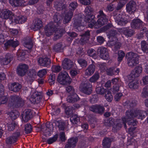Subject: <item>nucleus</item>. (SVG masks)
Segmentation results:
<instances>
[{"mask_svg":"<svg viewBox=\"0 0 148 148\" xmlns=\"http://www.w3.org/2000/svg\"><path fill=\"white\" fill-rule=\"evenodd\" d=\"M10 89L14 92H16L19 91L21 88V85L18 83H13L9 86Z\"/></svg>","mask_w":148,"mask_h":148,"instance_id":"obj_28","label":"nucleus"},{"mask_svg":"<svg viewBox=\"0 0 148 148\" xmlns=\"http://www.w3.org/2000/svg\"><path fill=\"white\" fill-rule=\"evenodd\" d=\"M82 18H80L78 19H77L74 21V27L78 30H80V28L82 27V29H83L84 26L81 23Z\"/></svg>","mask_w":148,"mask_h":148,"instance_id":"obj_30","label":"nucleus"},{"mask_svg":"<svg viewBox=\"0 0 148 148\" xmlns=\"http://www.w3.org/2000/svg\"><path fill=\"white\" fill-rule=\"evenodd\" d=\"M57 81L61 84L65 85L70 84L71 79L66 72L63 71L59 73Z\"/></svg>","mask_w":148,"mask_h":148,"instance_id":"obj_4","label":"nucleus"},{"mask_svg":"<svg viewBox=\"0 0 148 148\" xmlns=\"http://www.w3.org/2000/svg\"><path fill=\"white\" fill-rule=\"evenodd\" d=\"M126 56L127 58V64L129 66L133 67L138 64L139 57L136 53L128 52L126 54Z\"/></svg>","mask_w":148,"mask_h":148,"instance_id":"obj_3","label":"nucleus"},{"mask_svg":"<svg viewBox=\"0 0 148 148\" xmlns=\"http://www.w3.org/2000/svg\"><path fill=\"white\" fill-rule=\"evenodd\" d=\"M95 66L93 64L90 65L85 70V75L89 76L92 75L94 72Z\"/></svg>","mask_w":148,"mask_h":148,"instance_id":"obj_21","label":"nucleus"},{"mask_svg":"<svg viewBox=\"0 0 148 148\" xmlns=\"http://www.w3.org/2000/svg\"><path fill=\"white\" fill-rule=\"evenodd\" d=\"M121 121V120L118 119L116 121L114 122V120L113 119L110 118L107 121V122L105 123V124L109 127L113 126L112 130L115 132L122 127V124Z\"/></svg>","mask_w":148,"mask_h":148,"instance_id":"obj_5","label":"nucleus"},{"mask_svg":"<svg viewBox=\"0 0 148 148\" xmlns=\"http://www.w3.org/2000/svg\"><path fill=\"white\" fill-rule=\"evenodd\" d=\"M99 76L98 73L96 72L89 79V81L92 83H94L99 79Z\"/></svg>","mask_w":148,"mask_h":148,"instance_id":"obj_39","label":"nucleus"},{"mask_svg":"<svg viewBox=\"0 0 148 148\" xmlns=\"http://www.w3.org/2000/svg\"><path fill=\"white\" fill-rule=\"evenodd\" d=\"M126 3V0H120L116 8V9L118 10L121 9Z\"/></svg>","mask_w":148,"mask_h":148,"instance_id":"obj_45","label":"nucleus"},{"mask_svg":"<svg viewBox=\"0 0 148 148\" xmlns=\"http://www.w3.org/2000/svg\"><path fill=\"white\" fill-rule=\"evenodd\" d=\"M62 44L61 43H59L55 45L54 49L56 51H60L62 49Z\"/></svg>","mask_w":148,"mask_h":148,"instance_id":"obj_57","label":"nucleus"},{"mask_svg":"<svg viewBox=\"0 0 148 148\" xmlns=\"http://www.w3.org/2000/svg\"><path fill=\"white\" fill-rule=\"evenodd\" d=\"M79 99L80 98L77 95L73 92L67 97V101L69 103H74L79 100Z\"/></svg>","mask_w":148,"mask_h":148,"instance_id":"obj_23","label":"nucleus"},{"mask_svg":"<svg viewBox=\"0 0 148 148\" xmlns=\"http://www.w3.org/2000/svg\"><path fill=\"white\" fill-rule=\"evenodd\" d=\"M131 25L132 28L138 29L142 26L143 22L139 19L134 20L131 23Z\"/></svg>","mask_w":148,"mask_h":148,"instance_id":"obj_22","label":"nucleus"},{"mask_svg":"<svg viewBox=\"0 0 148 148\" xmlns=\"http://www.w3.org/2000/svg\"><path fill=\"white\" fill-rule=\"evenodd\" d=\"M112 82L114 85H119L121 83V82L119 79L117 78H115L112 79Z\"/></svg>","mask_w":148,"mask_h":148,"instance_id":"obj_62","label":"nucleus"},{"mask_svg":"<svg viewBox=\"0 0 148 148\" xmlns=\"http://www.w3.org/2000/svg\"><path fill=\"white\" fill-rule=\"evenodd\" d=\"M80 90L84 93L89 95L92 90V86L88 82L81 84L80 87Z\"/></svg>","mask_w":148,"mask_h":148,"instance_id":"obj_12","label":"nucleus"},{"mask_svg":"<svg viewBox=\"0 0 148 148\" xmlns=\"http://www.w3.org/2000/svg\"><path fill=\"white\" fill-rule=\"evenodd\" d=\"M52 71L54 72H58L61 69V67L59 65H53L52 67Z\"/></svg>","mask_w":148,"mask_h":148,"instance_id":"obj_52","label":"nucleus"},{"mask_svg":"<svg viewBox=\"0 0 148 148\" xmlns=\"http://www.w3.org/2000/svg\"><path fill=\"white\" fill-rule=\"evenodd\" d=\"M113 141L112 138H106L103 140L102 144L104 148H109L110 146L111 142Z\"/></svg>","mask_w":148,"mask_h":148,"instance_id":"obj_31","label":"nucleus"},{"mask_svg":"<svg viewBox=\"0 0 148 148\" xmlns=\"http://www.w3.org/2000/svg\"><path fill=\"white\" fill-rule=\"evenodd\" d=\"M117 34V33L115 30H112L110 32L109 38L110 41L113 40L115 42L117 40V38L115 36Z\"/></svg>","mask_w":148,"mask_h":148,"instance_id":"obj_35","label":"nucleus"},{"mask_svg":"<svg viewBox=\"0 0 148 148\" xmlns=\"http://www.w3.org/2000/svg\"><path fill=\"white\" fill-rule=\"evenodd\" d=\"M55 123L56 125H57L59 128V129L61 130H63L64 128V123L61 122L56 121Z\"/></svg>","mask_w":148,"mask_h":148,"instance_id":"obj_49","label":"nucleus"},{"mask_svg":"<svg viewBox=\"0 0 148 148\" xmlns=\"http://www.w3.org/2000/svg\"><path fill=\"white\" fill-rule=\"evenodd\" d=\"M0 101L2 104H5L8 101V99L6 96L3 95L0 97Z\"/></svg>","mask_w":148,"mask_h":148,"instance_id":"obj_60","label":"nucleus"},{"mask_svg":"<svg viewBox=\"0 0 148 148\" xmlns=\"http://www.w3.org/2000/svg\"><path fill=\"white\" fill-rule=\"evenodd\" d=\"M13 20H14L13 21V20L12 21V22L16 24H22L26 21L27 18L25 16L21 15L16 17L15 16V18H13Z\"/></svg>","mask_w":148,"mask_h":148,"instance_id":"obj_24","label":"nucleus"},{"mask_svg":"<svg viewBox=\"0 0 148 148\" xmlns=\"http://www.w3.org/2000/svg\"><path fill=\"white\" fill-rule=\"evenodd\" d=\"M136 101L135 100H130V101H127L126 103L127 104V106H130L131 107H133L136 106Z\"/></svg>","mask_w":148,"mask_h":148,"instance_id":"obj_55","label":"nucleus"},{"mask_svg":"<svg viewBox=\"0 0 148 148\" xmlns=\"http://www.w3.org/2000/svg\"><path fill=\"white\" fill-rule=\"evenodd\" d=\"M38 62L40 66L47 67L50 64L51 61L49 58L47 57L40 58H39Z\"/></svg>","mask_w":148,"mask_h":148,"instance_id":"obj_16","label":"nucleus"},{"mask_svg":"<svg viewBox=\"0 0 148 148\" xmlns=\"http://www.w3.org/2000/svg\"><path fill=\"white\" fill-rule=\"evenodd\" d=\"M141 47L143 51L145 53H148V44L143 40L141 42Z\"/></svg>","mask_w":148,"mask_h":148,"instance_id":"obj_36","label":"nucleus"},{"mask_svg":"<svg viewBox=\"0 0 148 148\" xmlns=\"http://www.w3.org/2000/svg\"><path fill=\"white\" fill-rule=\"evenodd\" d=\"M28 68V66L26 64H20L17 69V73L20 76H23L26 73Z\"/></svg>","mask_w":148,"mask_h":148,"instance_id":"obj_11","label":"nucleus"},{"mask_svg":"<svg viewBox=\"0 0 148 148\" xmlns=\"http://www.w3.org/2000/svg\"><path fill=\"white\" fill-rule=\"evenodd\" d=\"M114 68L113 67L107 69L106 71L107 74L109 75H115L114 72Z\"/></svg>","mask_w":148,"mask_h":148,"instance_id":"obj_58","label":"nucleus"},{"mask_svg":"<svg viewBox=\"0 0 148 148\" xmlns=\"http://www.w3.org/2000/svg\"><path fill=\"white\" fill-rule=\"evenodd\" d=\"M92 11V9L90 6L86 7L84 11L86 14L85 21L86 22L88 23V27L90 28L93 27L95 23V20L94 19L95 16L91 15V12Z\"/></svg>","mask_w":148,"mask_h":148,"instance_id":"obj_2","label":"nucleus"},{"mask_svg":"<svg viewBox=\"0 0 148 148\" xmlns=\"http://www.w3.org/2000/svg\"><path fill=\"white\" fill-rule=\"evenodd\" d=\"M6 142L7 144H12L16 142L15 140L12 136L7 138L6 140Z\"/></svg>","mask_w":148,"mask_h":148,"instance_id":"obj_53","label":"nucleus"},{"mask_svg":"<svg viewBox=\"0 0 148 148\" xmlns=\"http://www.w3.org/2000/svg\"><path fill=\"white\" fill-rule=\"evenodd\" d=\"M70 121L73 124H77L80 121V118L76 115H73L70 118Z\"/></svg>","mask_w":148,"mask_h":148,"instance_id":"obj_37","label":"nucleus"},{"mask_svg":"<svg viewBox=\"0 0 148 148\" xmlns=\"http://www.w3.org/2000/svg\"><path fill=\"white\" fill-rule=\"evenodd\" d=\"M97 93L100 95H103L105 92V89L102 87H98L96 89Z\"/></svg>","mask_w":148,"mask_h":148,"instance_id":"obj_47","label":"nucleus"},{"mask_svg":"<svg viewBox=\"0 0 148 148\" xmlns=\"http://www.w3.org/2000/svg\"><path fill=\"white\" fill-rule=\"evenodd\" d=\"M43 26L42 21L39 19H36L32 26V28L34 31H36L42 27Z\"/></svg>","mask_w":148,"mask_h":148,"instance_id":"obj_19","label":"nucleus"},{"mask_svg":"<svg viewBox=\"0 0 148 148\" xmlns=\"http://www.w3.org/2000/svg\"><path fill=\"white\" fill-rule=\"evenodd\" d=\"M119 31L128 37L131 36L134 34V31L133 30L127 27L121 29H120Z\"/></svg>","mask_w":148,"mask_h":148,"instance_id":"obj_25","label":"nucleus"},{"mask_svg":"<svg viewBox=\"0 0 148 148\" xmlns=\"http://www.w3.org/2000/svg\"><path fill=\"white\" fill-rule=\"evenodd\" d=\"M77 142V138H72L69 139L68 141V143L70 145L74 146L75 147L76 146V143Z\"/></svg>","mask_w":148,"mask_h":148,"instance_id":"obj_44","label":"nucleus"},{"mask_svg":"<svg viewBox=\"0 0 148 148\" xmlns=\"http://www.w3.org/2000/svg\"><path fill=\"white\" fill-rule=\"evenodd\" d=\"M142 71V68L141 66L136 67L133 70L131 73L128 76V78L130 81L134 80L139 76Z\"/></svg>","mask_w":148,"mask_h":148,"instance_id":"obj_9","label":"nucleus"},{"mask_svg":"<svg viewBox=\"0 0 148 148\" xmlns=\"http://www.w3.org/2000/svg\"><path fill=\"white\" fill-rule=\"evenodd\" d=\"M57 29L52 23H49L46 25L44 28L45 34L47 36H49L55 32L56 34L55 38L56 39L59 38L62 36V33L64 32V31L62 29H61L59 30V32L62 31V32L58 34L56 32Z\"/></svg>","mask_w":148,"mask_h":148,"instance_id":"obj_1","label":"nucleus"},{"mask_svg":"<svg viewBox=\"0 0 148 148\" xmlns=\"http://www.w3.org/2000/svg\"><path fill=\"white\" fill-rule=\"evenodd\" d=\"M58 134H56L53 137L49 138L46 140V142L49 144H51L56 142L58 138Z\"/></svg>","mask_w":148,"mask_h":148,"instance_id":"obj_38","label":"nucleus"},{"mask_svg":"<svg viewBox=\"0 0 148 148\" xmlns=\"http://www.w3.org/2000/svg\"><path fill=\"white\" fill-rule=\"evenodd\" d=\"M56 79L55 75V74H51L49 77L48 79L50 85L53 84L55 82Z\"/></svg>","mask_w":148,"mask_h":148,"instance_id":"obj_43","label":"nucleus"},{"mask_svg":"<svg viewBox=\"0 0 148 148\" xmlns=\"http://www.w3.org/2000/svg\"><path fill=\"white\" fill-rule=\"evenodd\" d=\"M126 9L127 12L130 14H134L136 9V3L133 1H130L127 4Z\"/></svg>","mask_w":148,"mask_h":148,"instance_id":"obj_13","label":"nucleus"},{"mask_svg":"<svg viewBox=\"0 0 148 148\" xmlns=\"http://www.w3.org/2000/svg\"><path fill=\"white\" fill-rule=\"evenodd\" d=\"M0 16L3 19L9 18L11 20H13V18H15L14 14L7 9H5L2 10L0 13Z\"/></svg>","mask_w":148,"mask_h":148,"instance_id":"obj_10","label":"nucleus"},{"mask_svg":"<svg viewBox=\"0 0 148 148\" xmlns=\"http://www.w3.org/2000/svg\"><path fill=\"white\" fill-rule=\"evenodd\" d=\"M25 101L18 96L14 95L10 97V100L9 103L16 108H19L23 106Z\"/></svg>","mask_w":148,"mask_h":148,"instance_id":"obj_6","label":"nucleus"},{"mask_svg":"<svg viewBox=\"0 0 148 148\" xmlns=\"http://www.w3.org/2000/svg\"><path fill=\"white\" fill-rule=\"evenodd\" d=\"M18 41H14L13 40H9L5 43V45L6 46H11L14 47H16L19 45Z\"/></svg>","mask_w":148,"mask_h":148,"instance_id":"obj_33","label":"nucleus"},{"mask_svg":"<svg viewBox=\"0 0 148 148\" xmlns=\"http://www.w3.org/2000/svg\"><path fill=\"white\" fill-rule=\"evenodd\" d=\"M25 131L26 133H30L32 131V127L31 125L27 124L25 125Z\"/></svg>","mask_w":148,"mask_h":148,"instance_id":"obj_56","label":"nucleus"},{"mask_svg":"<svg viewBox=\"0 0 148 148\" xmlns=\"http://www.w3.org/2000/svg\"><path fill=\"white\" fill-rule=\"evenodd\" d=\"M88 55L90 56L95 58L97 57L96 52L93 49H89L87 52Z\"/></svg>","mask_w":148,"mask_h":148,"instance_id":"obj_48","label":"nucleus"},{"mask_svg":"<svg viewBox=\"0 0 148 148\" xmlns=\"http://www.w3.org/2000/svg\"><path fill=\"white\" fill-rule=\"evenodd\" d=\"M32 40L29 38H28L23 43L24 46L29 49L32 48Z\"/></svg>","mask_w":148,"mask_h":148,"instance_id":"obj_34","label":"nucleus"},{"mask_svg":"<svg viewBox=\"0 0 148 148\" xmlns=\"http://www.w3.org/2000/svg\"><path fill=\"white\" fill-rule=\"evenodd\" d=\"M89 31H86L84 34L82 36V38L80 39L81 41L83 42H84L86 40H88L89 38Z\"/></svg>","mask_w":148,"mask_h":148,"instance_id":"obj_42","label":"nucleus"},{"mask_svg":"<svg viewBox=\"0 0 148 148\" xmlns=\"http://www.w3.org/2000/svg\"><path fill=\"white\" fill-rule=\"evenodd\" d=\"M36 75V73L34 71L32 70L30 71L26 79V81L28 83L31 84L34 80Z\"/></svg>","mask_w":148,"mask_h":148,"instance_id":"obj_20","label":"nucleus"},{"mask_svg":"<svg viewBox=\"0 0 148 148\" xmlns=\"http://www.w3.org/2000/svg\"><path fill=\"white\" fill-rule=\"evenodd\" d=\"M100 55L99 56L102 59L104 60H108L110 58L108 50L104 47H101L99 48Z\"/></svg>","mask_w":148,"mask_h":148,"instance_id":"obj_15","label":"nucleus"},{"mask_svg":"<svg viewBox=\"0 0 148 148\" xmlns=\"http://www.w3.org/2000/svg\"><path fill=\"white\" fill-rule=\"evenodd\" d=\"M46 129L45 132L46 133L48 134L51 132H52L53 130V127L52 124H50L49 126L47 125L46 127Z\"/></svg>","mask_w":148,"mask_h":148,"instance_id":"obj_59","label":"nucleus"},{"mask_svg":"<svg viewBox=\"0 0 148 148\" xmlns=\"http://www.w3.org/2000/svg\"><path fill=\"white\" fill-rule=\"evenodd\" d=\"M73 62L69 59L65 58L63 61L62 65L63 68L66 70H69L73 67Z\"/></svg>","mask_w":148,"mask_h":148,"instance_id":"obj_17","label":"nucleus"},{"mask_svg":"<svg viewBox=\"0 0 148 148\" xmlns=\"http://www.w3.org/2000/svg\"><path fill=\"white\" fill-rule=\"evenodd\" d=\"M141 95L143 97H146L148 96V86H146L143 88Z\"/></svg>","mask_w":148,"mask_h":148,"instance_id":"obj_46","label":"nucleus"},{"mask_svg":"<svg viewBox=\"0 0 148 148\" xmlns=\"http://www.w3.org/2000/svg\"><path fill=\"white\" fill-rule=\"evenodd\" d=\"M115 19L116 22L118 25L121 26L125 25L128 22L124 16L121 14L116 15L115 17Z\"/></svg>","mask_w":148,"mask_h":148,"instance_id":"obj_14","label":"nucleus"},{"mask_svg":"<svg viewBox=\"0 0 148 148\" xmlns=\"http://www.w3.org/2000/svg\"><path fill=\"white\" fill-rule=\"evenodd\" d=\"M77 3L75 2L71 3L69 5V8L71 10L70 11H72L74 10L77 7Z\"/></svg>","mask_w":148,"mask_h":148,"instance_id":"obj_61","label":"nucleus"},{"mask_svg":"<svg viewBox=\"0 0 148 148\" xmlns=\"http://www.w3.org/2000/svg\"><path fill=\"white\" fill-rule=\"evenodd\" d=\"M90 110L95 112L102 113L104 110V108L100 105H92L90 107Z\"/></svg>","mask_w":148,"mask_h":148,"instance_id":"obj_18","label":"nucleus"},{"mask_svg":"<svg viewBox=\"0 0 148 148\" xmlns=\"http://www.w3.org/2000/svg\"><path fill=\"white\" fill-rule=\"evenodd\" d=\"M47 70L45 69H42L39 70L38 73V76L40 77H43L47 74Z\"/></svg>","mask_w":148,"mask_h":148,"instance_id":"obj_50","label":"nucleus"},{"mask_svg":"<svg viewBox=\"0 0 148 148\" xmlns=\"http://www.w3.org/2000/svg\"><path fill=\"white\" fill-rule=\"evenodd\" d=\"M125 56V53L123 51H119L118 52V60L119 62H121Z\"/></svg>","mask_w":148,"mask_h":148,"instance_id":"obj_51","label":"nucleus"},{"mask_svg":"<svg viewBox=\"0 0 148 148\" xmlns=\"http://www.w3.org/2000/svg\"><path fill=\"white\" fill-rule=\"evenodd\" d=\"M139 112L140 114L142 113V112L140 113V112ZM143 116V115H142V114L141 115L140 114L139 115L136 114L135 115L134 114V110H129L126 112L125 116L122 118H125V119L127 121H130L135 117L137 118H140L142 117Z\"/></svg>","mask_w":148,"mask_h":148,"instance_id":"obj_8","label":"nucleus"},{"mask_svg":"<svg viewBox=\"0 0 148 148\" xmlns=\"http://www.w3.org/2000/svg\"><path fill=\"white\" fill-rule=\"evenodd\" d=\"M129 83L128 85L130 88L132 89H136L138 88V82L136 79H134Z\"/></svg>","mask_w":148,"mask_h":148,"instance_id":"obj_32","label":"nucleus"},{"mask_svg":"<svg viewBox=\"0 0 148 148\" xmlns=\"http://www.w3.org/2000/svg\"><path fill=\"white\" fill-rule=\"evenodd\" d=\"M73 16V12L72 11H69L65 12L64 16L63 22L66 24L69 22L70 21Z\"/></svg>","mask_w":148,"mask_h":148,"instance_id":"obj_29","label":"nucleus"},{"mask_svg":"<svg viewBox=\"0 0 148 148\" xmlns=\"http://www.w3.org/2000/svg\"><path fill=\"white\" fill-rule=\"evenodd\" d=\"M104 97L107 101L109 102H111L113 99V96L111 93L109 91L106 92Z\"/></svg>","mask_w":148,"mask_h":148,"instance_id":"obj_41","label":"nucleus"},{"mask_svg":"<svg viewBox=\"0 0 148 148\" xmlns=\"http://www.w3.org/2000/svg\"><path fill=\"white\" fill-rule=\"evenodd\" d=\"M117 40L115 42L114 41L110 40V44L112 46H114V47L115 48L114 50V51H116V49H119L121 46V43L118 42H117Z\"/></svg>","mask_w":148,"mask_h":148,"instance_id":"obj_40","label":"nucleus"},{"mask_svg":"<svg viewBox=\"0 0 148 148\" xmlns=\"http://www.w3.org/2000/svg\"><path fill=\"white\" fill-rule=\"evenodd\" d=\"M78 62L80 66L83 68L86 67L87 65L86 61L84 59H79L78 60Z\"/></svg>","mask_w":148,"mask_h":148,"instance_id":"obj_54","label":"nucleus"},{"mask_svg":"<svg viewBox=\"0 0 148 148\" xmlns=\"http://www.w3.org/2000/svg\"><path fill=\"white\" fill-rule=\"evenodd\" d=\"M10 3L14 7L24 6L25 1L23 0H10Z\"/></svg>","mask_w":148,"mask_h":148,"instance_id":"obj_26","label":"nucleus"},{"mask_svg":"<svg viewBox=\"0 0 148 148\" xmlns=\"http://www.w3.org/2000/svg\"><path fill=\"white\" fill-rule=\"evenodd\" d=\"M99 14L98 15V16L100 17V18L98 20L97 23H96L95 21V23L93 26L96 28H98L106 23L108 21V19L102 11H99Z\"/></svg>","mask_w":148,"mask_h":148,"instance_id":"obj_7","label":"nucleus"},{"mask_svg":"<svg viewBox=\"0 0 148 148\" xmlns=\"http://www.w3.org/2000/svg\"><path fill=\"white\" fill-rule=\"evenodd\" d=\"M13 56L10 54L8 53L5 56V58L1 61V63L3 65L8 64L12 60Z\"/></svg>","mask_w":148,"mask_h":148,"instance_id":"obj_27","label":"nucleus"},{"mask_svg":"<svg viewBox=\"0 0 148 148\" xmlns=\"http://www.w3.org/2000/svg\"><path fill=\"white\" fill-rule=\"evenodd\" d=\"M23 114L27 116L30 118L32 117V113L31 110L29 109H27L25 110Z\"/></svg>","mask_w":148,"mask_h":148,"instance_id":"obj_63","label":"nucleus"},{"mask_svg":"<svg viewBox=\"0 0 148 148\" xmlns=\"http://www.w3.org/2000/svg\"><path fill=\"white\" fill-rule=\"evenodd\" d=\"M98 65L101 70L102 71H106L107 69L106 64L104 63H99Z\"/></svg>","mask_w":148,"mask_h":148,"instance_id":"obj_64","label":"nucleus"}]
</instances>
